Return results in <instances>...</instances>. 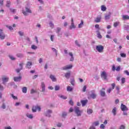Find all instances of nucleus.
Returning <instances> with one entry per match:
<instances>
[{
  "instance_id": "obj_1",
  "label": "nucleus",
  "mask_w": 129,
  "mask_h": 129,
  "mask_svg": "<svg viewBox=\"0 0 129 129\" xmlns=\"http://www.w3.org/2000/svg\"><path fill=\"white\" fill-rule=\"evenodd\" d=\"M24 16H29V14H32V10L29 7H25V10H22Z\"/></svg>"
},
{
  "instance_id": "obj_2",
  "label": "nucleus",
  "mask_w": 129,
  "mask_h": 129,
  "mask_svg": "<svg viewBox=\"0 0 129 129\" xmlns=\"http://www.w3.org/2000/svg\"><path fill=\"white\" fill-rule=\"evenodd\" d=\"M75 113L77 114V116H81V111L80 110V108L78 106H75L74 109Z\"/></svg>"
},
{
  "instance_id": "obj_3",
  "label": "nucleus",
  "mask_w": 129,
  "mask_h": 129,
  "mask_svg": "<svg viewBox=\"0 0 129 129\" xmlns=\"http://www.w3.org/2000/svg\"><path fill=\"white\" fill-rule=\"evenodd\" d=\"M96 50H97L99 53H102L103 52V50H104V47L102 45H97L96 46Z\"/></svg>"
},
{
  "instance_id": "obj_4",
  "label": "nucleus",
  "mask_w": 129,
  "mask_h": 129,
  "mask_svg": "<svg viewBox=\"0 0 129 129\" xmlns=\"http://www.w3.org/2000/svg\"><path fill=\"white\" fill-rule=\"evenodd\" d=\"M9 80H10V78H9V77H7L6 76H3L2 77V80L3 82V84H4V85H6V84L7 83V82H9Z\"/></svg>"
},
{
  "instance_id": "obj_5",
  "label": "nucleus",
  "mask_w": 129,
  "mask_h": 129,
  "mask_svg": "<svg viewBox=\"0 0 129 129\" xmlns=\"http://www.w3.org/2000/svg\"><path fill=\"white\" fill-rule=\"evenodd\" d=\"M52 110L48 109L44 112V114L45 116H47V117H51V114H52Z\"/></svg>"
},
{
  "instance_id": "obj_6",
  "label": "nucleus",
  "mask_w": 129,
  "mask_h": 129,
  "mask_svg": "<svg viewBox=\"0 0 129 129\" xmlns=\"http://www.w3.org/2000/svg\"><path fill=\"white\" fill-rule=\"evenodd\" d=\"M101 77L102 79L104 80H106L107 79V74H106V72L103 71L101 73Z\"/></svg>"
},
{
  "instance_id": "obj_7",
  "label": "nucleus",
  "mask_w": 129,
  "mask_h": 129,
  "mask_svg": "<svg viewBox=\"0 0 129 129\" xmlns=\"http://www.w3.org/2000/svg\"><path fill=\"white\" fill-rule=\"evenodd\" d=\"M41 92H45L46 91V85H45V83L44 82H42L41 83Z\"/></svg>"
},
{
  "instance_id": "obj_8",
  "label": "nucleus",
  "mask_w": 129,
  "mask_h": 129,
  "mask_svg": "<svg viewBox=\"0 0 129 129\" xmlns=\"http://www.w3.org/2000/svg\"><path fill=\"white\" fill-rule=\"evenodd\" d=\"M120 108L122 111H127V110H128V108H127V107L123 104H121Z\"/></svg>"
},
{
  "instance_id": "obj_9",
  "label": "nucleus",
  "mask_w": 129,
  "mask_h": 129,
  "mask_svg": "<svg viewBox=\"0 0 129 129\" xmlns=\"http://www.w3.org/2000/svg\"><path fill=\"white\" fill-rule=\"evenodd\" d=\"M6 38V35L4 33L3 29H0V39L1 40H4Z\"/></svg>"
},
{
  "instance_id": "obj_10",
  "label": "nucleus",
  "mask_w": 129,
  "mask_h": 129,
  "mask_svg": "<svg viewBox=\"0 0 129 129\" xmlns=\"http://www.w3.org/2000/svg\"><path fill=\"white\" fill-rule=\"evenodd\" d=\"M73 67L72 64L68 65L61 68V70H68L69 69H71Z\"/></svg>"
},
{
  "instance_id": "obj_11",
  "label": "nucleus",
  "mask_w": 129,
  "mask_h": 129,
  "mask_svg": "<svg viewBox=\"0 0 129 129\" xmlns=\"http://www.w3.org/2000/svg\"><path fill=\"white\" fill-rule=\"evenodd\" d=\"M105 88H103L100 91V95L102 97H104L105 96Z\"/></svg>"
},
{
  "instance_id": "obj_12",
  "label": "nucleus",
  "mask_w": 129,
  "mask_h": 129,
  "mask_svg": "<svg viewBox=\"0 0 129 129\" xmlns=\"http://www.w3.org/2000/svg\"><path fill=\"white\" fill-rule=\"evenodd\" d=\"M14 80L15 82H19L22 80V76L15 77L14 78Z\"/></svg>"
},
{
  "instance_id": "obj_13",
  "label": "nucleus",
  "mask_w": 129,
  "mask_h": 129,
  "mask_svg": "<svg viewBox=\"0 0 129 129\" xmlns=\"http://www.w3.org/2000/svg\"><path fill=\"white\" fill-rule=\"evenodd\" d=\"M32 65H33V63H32V62L28 61L26 63V68H28V69H31V66H32Z\"/></svg>"
},
{
  "instance_id": "obj_14",
  "label": "nucleus",
  "mask_w": 129,
  "mask_h": 129,
  "mask_svg": "<svg viewBox=\"0 0 129 129\" xmlns=\"http://www.w3.org/2000/svg\"><path fill=\"white\" fill-rule=\"evenodd\" d=\"M92 93L90 95V97L93 98V99H95L96 98V94H95V93L94 92V91H91Z\"/></svg>"
},
{
  "instance_id": "obj_15",
  "label": "nucleus",
  "mask_w": 129,
  "mask_h": 129,
  "mask_svg": "<svg viewBox=\"0 0 129 129\" xmlns=\"http://www.w3.org/2000/svg\"><path fill=\"white\" fill-rule=\"evenodd\" d=\"M19 66H20V68L17 69L16 70L17 73H20V72H21V70H22V69H23V63H20Z\"/></svg>"
},
{
  "instance_id": "obj_16",
  "label": "nucleus",
  "mask_w": 129,
  "mask_h": 129,
  "mask_svg": "<svg viewBox=\"0 0 129 129\" xmlns=\"http://www.w3.org/2000/svg\"><path fill=\"white\" fill-rule=\"evenodd\" d=\"M82 106H85L87 102H88V100H83L81 101Z\"/></svg>"
},
{
  "instance_id": "obj_17",
  "label": "nucleus",
  "mask_w": 129,
  "mask_h": 129,
  "mask_svg": "<svg viewBox=\"0 0 129 129\" xmlns=\"http://www.w3.org/2000/svg\"><path fill=\"white\" fill-rule=\"evenodd\" d=\"M69 55L71 57L70 61L73 62V61H74V56H73V53H72V52H69Z\"/></svg>"
},
{
  "instance_id": "obj_18",
  "label": "nucleus",
  "mask_w": 129,
  "mask_h": 129,
  "mask_svg": "<svg viewBox=\"0 0 129 129\" xmlns=\"http://www.w3.org/2000/svg\"><path fill=\"white\" fill-rule=\"evenodd\" d=\"M117 110V108H116V107H114L112 110V113H113V115H114V116H115L116 115Z\"/></svg>"
},
{
  "instance_id": "obj_19",
  "label": "nucleus",
  "mask_w": 129,
  "mask_h": 129,
  "mask_svg": "<svg viewBox=\"0 0 129 129\" xmlns=\"http://www.w3.org/2000/svg\"><path fill=\"white\" fill-rule=\"evenodd\" d=\"M69 30H72L73 29H76V26L74 23H71V26H69Z\"/></svg>"
},
{
  "instance_id": "obj_20",
  "label": "nucleus",
  "mask_w": 129,
  "mask_h": 129,
  "mask_svg": "<svg viewBox=\"0 0 129 129\" xmlns=\"http://www.w3.org/2000/svg\"><path fill=\"white\" fill-rule=\"evenodd\" d=\"M110 16H111V13L109 12L108 14L105 15V20H109L110 19Z\"/></svg>"
},
{
  "instance_id": "obj_21",
  "label": "nucleus",
  "mask_w": 129,
  "mask_h": 129,
  "mask_svg": "<svg viewBox=\"0 0 129 129\" xmlns=\"http://www.w3.org/2000/svg\"><path fill=\"white\" fill-rule=\"evenodd\" d=\"M1 108L2 109H6L7 108V104H6V103L5 102H3L1 105Z\"/></svg>"
},
{
  "instance_id": "obj_22",
  "label": "nucleus",
  "mask_w": 129,
  "mask_h": 129,
  "mask_svg": "<svg viewBox=\"0 0 129 129\" xmlns=\"http://www.w3.org/2000/svg\"><path fill=\"white\" fill-rule=\"evenodd\" d=\"M49 77L50 79H51L52 81H53V82H56V78H55V76L52 75H50Z\"/></svg>"
},
{
  "instance_id": "obj_23",
  "label": "nucleus",
  "mask_w": 129,
  "mask_h": 129,
  "mask_svg": "<svg viewBox=\"0 0 129 129\" xmlns=\"http://www.w3.org/2000/svg\"><path fill=\"white\" fill-rule=\"evenodd\" d=\"M26 116L28 118H30V119H33V118H34V116H33V114H32L27 113Z\"/></svg>"
},
{
  "instance_id": "obj_24",
  "label": "nucleus",
  "mask_w": 129,
  "mask_h": 129,
  "mask_svg": "<svg viewBox=\"0 0 129 129\" xmlns=\"http://www.w3.org/2000/svg\"><path fill=\"white\" fill-rule=\"evenodd\" d=\"M101 21V17L99 16L97 17L96 19L95 20V23H99Z\"/></svg>"
},
{
  "instance_id": "obj_25",
  "label": "nucleus",
  "mask_w": 129,
  "mask_h": 129,
  "mask_svg": "<svg viewBox=\"0 0 129 129\" xmlns=\"http://www.w3.org/2000/svg\"><path fill=\"white\" fill-rule=\"evenodd\" d=\"M51 50L53 52H54V53H55V56H57L58 55V50H57V49H56L54 47H51Z\"/></svg>"
},
{
  "instance_id": "obj_26",
  "label": "nucleus",
  "mask_w": 129,
  "mask_h": 129,
  "mask_svg": "<svg viewBox=\"0 0 129 129\" xmlns=\"http://www.w3.org/2000/svg\"><path fill=\"white\" fill-rule=\"evenodd\" d=\"M71 75V74L70 73V72L67 73L66 74H65V77L66 78H67V79H69V78H70Z\"/></svg>"
},
{
  "instance_id": "obj_27",
  "label": "nucleus",
  "mask_w": 129,
  "mask_h": 129,
  "mask_svg": "<svg viewBox=\"0 0 129 129\" xmlns=\"http://www.w3.org/2000/svg\"><path fill=\"white\" fill-rule=\"evenodd\" d=\"M11 1H8L6 2V7L7 8H10L11 7Z\"/></svg>"
},
{
  "instance_id": "obj_28",
  "label": "nucleus",
  "mask_w": 129,
  "mask_h": 129,
  "mask_svg": "<svg viewBox=\"0 0 129 129\" xmlns=\"http://www.w3.org/2000/svg\"><path fill=\"white\" fill-rule=\"evenodd\" d=\"M67 91H70V92H71V91L73 90V88L70 87V86H68L67 87Z\"/></svg>"
},
{
  "instance_id": "obj_29",
  "label": "nucleus",
  "mask_w": 129,
  "mask_h": 129,
  "mask_svg": "<svg viewBox=\"0 0 129 129\" xmlns=\"http://www.w3.org/2000/svg\"><path fill=\"white\" fill-rule=\"evenodd\" d=\"M27 90L28 88H27V87H24L23 88H22V92H23V93H27Z\"/></svg>"
},
{
  "instance_id": "obj_30",
  "label": "nucleus",
  "mask_w": 129,
  "mask_h": 129,
  "mask_svg": "<svg viewBox=\"0 0 129 129\" xmlns=\"http://www.w3.org/2000/svg\"><path fill=\"white\" fill-rule=\"evenodd\" d=\"M32 112H37V106H34L32 108Z\"/></svg>"
},
{
  "instance_id": "obj_31",
  "label": "nucleus",
  "mask_w": 129,
  "mask_h": 129,
  "mask_svg": "<svg viewBox=\"0 0 129 129\" xmlns=\"http://www.w3.org/2000/svg\"><path fill=\"white\" fill-rule=\"evenodd\" d=\"M49 27H50L51 29H54V25L53 24V22L52 21H50L49 22Z\"/></svg>"
},
{
  "instance_id": "obj_32",
  "label": "nucleus",
  "mask_w": 129,
  "mask_h": 129,
  "mask_svg": "<svg viewBox=\"0 0 129 129\" xmlns=\"http://www.w3.org/2000/svg\"><path fill=\"white\" fill-rule=\"evenodd\" d=\"M87 112L88 114H91V113H92V112H93V110H92V109H87Z\"/></svg>"
},
{
  "instance_id": "obj_33",
  "label": "nucleus",
  "mask_w": 129,
  "mask_h": 129,
  "mask_svg": "<svg viewBox=\"0 0 129 129\" xmlns=\"http://www.w3.org/2000/svg\"><path fill=\"white\" fill-rule=\"evenodd\" d=\"M58 97L62 98V99H67V97L62 95H58Z\"/></svg>"
},
{
  "instance_id": "obj_34",
  "label": "nucleus",
  "mask_w": 129,
  "mask_h": 129,
  "mask_svg": "<svg viewBox=\"0 0 129 129\" xmlns=\"http://www.w3.org/2000/svg\"><path fill=\"white\" fill-rule=\"evenodd\" d=\"M122 19L123 20H129V16L128 15H123Z\"/></svg>"
},
{
  "instance_id": "obj_35",
  "label": "nucleus",
  "mask_w": 129,
  "mask_h": 129,
  "mask_svg": "<svg viewBox=\"0 0 129 129\" xmlns=\"http://www.w3.org/2000/svg\"><path fill=\"white\" fill-rule=\"evenodd\" d=\"M17 57H18V58H23L24 57V54H23L22 53H18L16 55Z\"/></svg>"
},
{
  "instance_id": "obj_36",
  "label": "nucleus",
  "mask_w": 129,
  "mask_h": 129,
  "mask_svg": "<svg viewBox=\"0 0 129 129\" xmlns=\"http://www.w3.org/2000/svg\"><path fill=\"white\" fill-rule=\"evenodd\" d=\"M67 112H62V117H63V118H65V117H66V116H67Z\"/></svg>"
},
{
  "instance_id": "obj_37",
  "label": "nucleus",
  "mask_w": 129,
  "mask_h": 129,
  "mask_svg": "<svg viewBox=\"0 0 129 129\" xmlns=\"http://www.w3.org/2000/svg\"><path fill=\"white\" fill-rule=\"evenodd\" d=\"M101 11H102V12H105V11H106V7H105V6H104V5H102L101 7Z\"/></svg>"
},
{
  "instance_id": "obj_38",
  "label": "nucleus",
  "mask_w": 129,
  "mask_h": 129,
  "mask_svg": "<svg viewBox=\"0 0 129 129\" xmlns=\"http://www.w3.org/2000/svg\"><path fill=\"white\" fill-rule=\"evenodd\" d=\"M10 11L13 14H15L17 12V10L16 9H13V8H10Z\"/></svg>"
},
{
  "instance_id": "obj_39",
  "label": "nucleus",
  "mask_w": 129,
  "mask_h": 129,
  "mask_svg": "<svg viewBox=\"0 0 129 129\" xmlns=\"http://www.w3.org/2000/svg\"><path fill=\"white\" fill-rule=\"evenodd\" d=\"M83 23H84L83 20H81V23L79 24V25H78V28L79 29H80V28H81L83 26Z\"/></svg>"
},
{
  "instance_id": "obj_40",
  "label": "nucleus",
  "mask_w": 129,
  "mask_h": 129,
  "mask_svg": "<svg viewBox=\"0 0 129 129\" xmlns=\"http://www.w3.org/2000/svg\"><path fill=\"white\" fill-rule=\"evenodd\" d=\"M11 97H12V98H13V99H14V100H17L18 99V97L14 95V94H11Z\"/></svg>"
},
{
  "instance_id": "obj_41",
  "label": "nucleus",
  "mask_w": 129,
  "mask_h": 129,
  "mask_svg": "<svg viewBox=\"0 0 129 129\" xmlns=\"http://www.w3.org/2000/svg\"><path fill=\"white\" fill-rule=\"evenodd\" d=\"M9 57L10 59H11V60H12L13 61L16 60V58H15V57H14V56H13L12 55H9Z\"/></svg>"
},
{
  "instance_id": "obj_42",
  "label": "nucleus",
  "mask_w": 129,
  "mask_h": 129,
  "mask_svg": "<svg viewBox=\"0 0 129 129\" xmlns=\"http://www.w3.org/2000/svg\"><path fill=\"white\" fill-rule=\"evenodd\" d=\"M37 48H38V47H37V46L35 45H31V49H32V50H37Z\"/></svg>"
},
{
  "instance_id": "obj_43",
  "label": "nucleus",
  "mask_w": 129,
  "mask_h": 129,
  "mask_svg": "<svg viewBox=\"0 0 129 129\" xmlns=\"http://www.w3.org/2000/svg\"><path fill=\"white\" fill-rule=\"evenodd\" d=\"M119 25V22H116L114 23L113 26L114 28H116V27H117Z\"/></svg>"
},
{
  "instance_id": "obj_44",
  "label": "nucleus",
  "mask_w": 129,
  "mask_h": 129,
  "mask_svg": "<svg viewBox=\"0 0 129 129\" xmlns=\"http://www.w3.org/2000/svg\"><path fill=\"white\" fill-rule=\"evenodd\" d=\"M120 55L121 57H122V58H125V57H126V54L124 53H121Z\"/></svg>"
},
{
  "instance_id": "obj_45",
  "label": "nucleus",
  "mask_w": 129,
  "mask_h": 129,
  "mask_svg": "<svg viewBox=\"0 0 129 129\" xmlns=\"http://www.w3.org/2000/svg\"><path fill=\"white\" fill-rule=\"evenodd\" d=\"M124 30L126 31H128L129 30V25H124Z\"/></svg>"
},
{
  "instance_id": "obj_46",
  "label": "nucleus",
  "mask_w": 129,
  "mask_h": 129,
  "mask_svg": "<svg viewBox=\"0 0 129 129\" xmlns=\"http://www.w3.org/2000/svg\"><path fill=\"white\" fill-rule=\"evenodd\" d=\"M97 37L99 39H102V35L100 34V33H97Z\"/></svg>"
},
{
  "instance_id": "obj_47",
  "label": "nucleus",
  "mask_w": 129,
  "mask_h": 129,
  "mask_svg": "<svg viewBox=\"0 0 129 129\" xmlns=\"http://www.w3.org/2000/svg\"><path fill=\"white\" fill-rule=\"evenodd\" d=\"M74 82H75V81H74V79H71V84H72V85H73V86H74L75 85Z\"/></svg>"
},
{
  "instance_id": "obj_48",
  "label": "nucleus",
  "mask_w": 129,
  "mask_h": 129,
  "mask_svg": "<svg viewBox=\"0 0 129 129\" xmlns=\"http://www.w3.org/2000/svg\"><path fill=\"white\" fill-rule=\"evenodd\" d=\"M60 89V87L58 85H56L55 86V91H57Z\"/></svg>"
},
{
  "instance_id": "obj_49",
  "label": "nucleus",
  "mask_w": 129,
  "mask_h": 129,
  "mask_svg": "<svg viewBox=\"0 0 129 129\" xmlns=\"http://www.w3.org/2000/svg\"><path fill=\"white\" fill-rule=\"evenodd\" d=\"M75 44L77 45V46H78V47H81V45L79 44L78 40L75 41Z\"/></svg>"
},
{
  "instance_id": "obj_50",
  "label": "nucleus",
  "mask_w": 129,
  "mask_h": 129,
  "mask_svg": "<svg viewBox=\"0 0 129 129\" xmlns=\"http://www.w3.org/2000/svg\"><path fill=\"white\" fill-rule=\"evenodd\" d=\"M56 30H57V31H56L57 34H59V33H60V31H61V28H60V27H57V28H56Z\"/></svg>"
},
{
  "instance_id": "obj_51",
  "label": "nucleus",
  "mask_w": 129,
  "mask_h": 129,
  "mask_svg": "<svg viewBox=\"0 0 129 129\" xmlns=\"http://www.w3.org/2000/svg\"><path fill=\"white\" fill-rule=\"evenodd\" d=\"M64 53L65 54L66 56H68V54H69V53H68V50H67V49L64 50Z\"/></svg>"
},
{
  "instance_id": "obj_52",
  "label": "nucleus",
  "mask_w": 129,
  "mask_h": 129,
  "mask_svg": "<svg viewBox=\"0 0 129 129\" xmlns=\"http://www.w3.org/2000/svg\"><path fill=\"white\" fill-rule=\"evenodd\" d=\"M37 92L36 91V90H34L33 89H32L31 90V94H34V93H36Z\"/></svg>"
},
{
  "instance_id": "obj_53",
  "label": "nucleus",
  "mask_w": 129,
  "mask_h": 129,
  "mask_svg": "<svg viewBox=\"0 0 129 129\" xmlns=\"http://www.w3.org/2000/svg\"><path fill=\"white\" fill-rule=\"evenodd\" d=\"M100 128H101V129L105 128V125H104V124H101L100 126Z\"/></svg>"
},
{
  "instance_id": "obj_54",
  "label": "nucleus",
  "mask_w": 129,
  "mask_h": 129,
  "mask_svg": "<svg viewBox=\"0 0 129 129\" xmlns=\"http://www.w3.org/2000/svg\"><path fill=\"white\" fill-rule=\"evenodd\" d=\"M125 83V78H122V79H121V83L122 84H123L124 83Z\"/></svg>"
},
{
  "instance_id": "obj_55",
  "label": "nucleus",
  "mask_w": 129,
  "mask_h": 129,
  "mask_svg": "<svg viewBox=\"0 0 129 129\" xmlns=\"http://www.w3.org/2000/svg\"><path fill=\"white\" fill-rule=\"evenodd\" d=\"M7 28H8V29H9L10 30V31L13 30V27L11 26H9V25H7L6 26Z\"/></svg>"
},
{
  "instance_id": "obj_56",
  "label": "nucleus",
  "mask_w": 129,
  "mask_h": 129,
  "mask_svg": "<svg viewBox=\"0 0 129 129\" xmlns=\"http://www.w3.org/2000/svg\"><path fill=\"white\" fill-rule=\"evenodd\" d=\"M94 125H95V126H97V125H99V122H98V121H96L94 123Z\"/></svg>"
},
{
  "instance_id": "obj_57",
  "label": "nucleus",
  "mask_w": 129,
  "mask_h": 129,
  "mask_svg": "<svg viewBox=\"0 0 129 129\" xmlns=\"http://www.w3.org/2000/svg\"><path fill=\"white\" fill-rule=\"evenodd\" d=\"M4 6V0H0V6L3 7Z\"/></svg>"
},
{
  "instance_id": "obj_58",
  "label": "nucleus",
  "mask_w": 129,
  "mask_h": 129,
  "mask_svg": "<svg viewBox=\"0 0 129 129\" xmlns=\"http://www.w3.org/2000/svg\"><path fill=\"white\" fill-rule=\"evenodd\" d=\"M119 128V129H125V126H124V125H120Z\"/></svg>"
},
{
  "instance_id": "obj_59",
  "label": "nucleus",
  "mask_w": 129,
  "mask_h": 129,
  "mask_svg": "<svg viewBox=\"0 0 129 129\" xmlns=\"http://www.w3.org/2000/svg\"><path fill=\"white\" fill-rule=\"evenodd\" d=\"M18 34H19L20 36H21V37L24 36V32H23L22 31H19L18 32Z\"/></svg>"
},
{
  "instance_id": "obj_60",
  "label": "nucleus",
  "mask_w": 129,
  "mask_h": 129,
  "mask_svg": "<svg viewBox=\"0 0 129 129\" xmlns=\"http://www.w3.org/2000/svg\"><path fill=\"white\" fill-rule=\"evenodd\" d=\"M124 74H126V75H127V76H129V72H128V71H124Z\"/></svg>"
},
{
  "instance_id": "obj_61",
  "label": "nucleus",
  "mask_w": 129,
  "mask_h": 129,
  "mask_svg": "<svg viewBox=\"0 0 129 129\" xmlns=\"http://www.w3.org/2000/svg\"><path fill=\"white\" fill-rule=\"evenodd\" d=\"M50 40L52 42H54V35L50 36Z\"/></svg>"
},
{
  "instance_id": "obj_62",
  "label": "nucleus",
  "mask_w": 129,
  "mask_h": 129,
  "mask_svg": "<svg viewBox=\"0 0 129 129\" xmlns=\"http://www.w3.org/2000/svg\"><path fill=\"white\" fill-rule=\"evenodd\" d=\"M115 70H116V68H115V66L113 65L112 68V71H115Z\"/></svg>"
},
{
  "instance_id": "obj_63",
  "label": "nucleus",
  "mask_w": 129,
  "mask_h": 129,
  "mask_svg": "<svg viewBox=\"0 0 129 129\" xmlns=\"http://www.w3.org/2000/svg\"><path fill=\"white\" fill-rule=\"evenodd\" d=\"M116 71L117 72H119V71H120V67L118 66L116 68Z\"/></svg>"
},
{
  "instance_id": "obj_64",
  "label": "nucleus",
  "mask_w": 129,
  "mask_h": 129,
  "mask_svg": "<svg viewBox=\"0 0 129 129\" xmlns=\"http://www.w3.org/2000/svg\"><path fill=\"white\" fill-rule=\"evenodd\" d=\"M69 103L71 105H73L74 104V103H73V101L72 100H70Z\"/></svg>"
}]
</instances>
